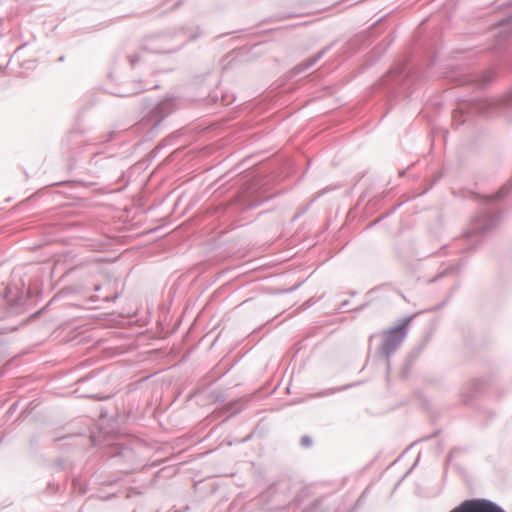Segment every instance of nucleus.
I'll use <instances>...</instances> for the list:
<instances>
[{"instance_id":"nucleus-1","label":"nucleus","mask_w":512,"mask_h":512,"mask_svg":"<svg viewBox=\"0 0 512 512\" xmlns=\"http://www.w3.org/2000/svg\"><path fill=\"white\" fill-rule=\"evenodd\" d=\"M406 325L407 323H403L385 333L383 348L386 352L394 350L402 342L406 334Z\"/></svg>"}]
</instances>
